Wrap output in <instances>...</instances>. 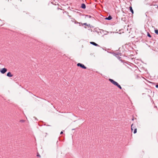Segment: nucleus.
Masks as SVG:
<instances>
[{
  "label": "nucleus",
  "instance_id": "21",
  "mask_svg": "<svg viewBox=\"0 0 158 158\" xmlns=\"http://www.w3.org/2000/svg\"><path fill=\"white\" fill-rule=\"evenodd\" d=\"M148 13V12H147L146 13H145V15H146V17H147V13Z\"/></svg>",
  "mask_w": 158,
  "mask_h": 158
},
{
  "label": "nucleus",
  "instance_id": "3",
  "mask_svg": "<svg viewBox=\"0 0 158 158\" xmlns=\"http://www.w3.org/2000/svg\"><path fill=\"white\" fill-rule=\"evenodd\" d=\"M77 65V66L80 67L83 69H86V67L83 64L80 63H78Z\"/></svg>",
  "mask_w": 158,
  "mask_h": 158
},
{
  "label": "nucleus",
  "instance_id": "2",
  "mask_svg": "<svg viewBox=\"0 0 158 158\" xmlns=\"http://www.w3.org/2000/svg\"><path fill=\"white\" fill-rule=\"evenodd\" d=\"M109 80L113 85L117 86L119 89H122V88L121 86L117 82L114 81L113 79H109Z\"/></svg>",
  "mask_w": 158,
  "mask_h": 158
},
{
  "label": "nucleus",
  "instance_id": "24",
  "mask_svg": "<svg viewBox=\"0 0 158 158\" xmlns=\"http://www.w3.org/2000/svg\"><path fill=\"white\" fill-rule=\"evenodd\" d=\"M77 23H79L80 24V23H78V22H77Z\"/></svg>",
  "mask_w": 158,
  "mask_h": 158
},
{
  "label": "nucleus",
  "instance_id": "22",
  "mask_svg": "<svg viewBox=\"0 0 158 158\" xmlns=\"http://www.w3.org/2000/svg\"><path fill=\"white\" fill-rule=\"evenodd\" d=\"M63 134V132L62 131H61L60 133V134Z\"/></svg>",
  "mask_w": 158,
  "mask_h": 158
},
{
  "label": "nucleus",
  "instance_id": "6",
  "mask_svg": "<svg viewBox=\"0 0 158 158\" xmlns=\"http://www.w3.org/2000/svg\"><path fill=\"white\" fill-rule=\"evenodd\" d=\"M90 43L91 44H92L94 46H98V47H99V46L96 43H95L94 42H90Z\"/></svg>",
  "mask_w": 158,
  "mask_h": 158
},
{
  "label": "nucleus",
  "instance_id": "18",
  "mask_svg": "<svg viewBox=\"0 0 158 158\" xmlns=\"http://www.w3.org/2000/svg\"><path fill=\"white\" fill-rule=\"evenodd\" d=\"M156 87L158 88V84L156 85Z\"/></svg>",
  "mask_w": 158,
  "mask_h": 158
},
{
  "label": "nucleus",
  "instance_id": "5",
  "mask_svg": "<svg viewBox=\"0 0 158 158\" xmlns=\"http://www.w3.org/2000/svg\"><path fill=\"white\" fill-rule=\"evenodd\" d=\"M7 71V69L6 68H3L0 70L1 73L2 74L5 73Z\"/></svg>",
  "mask_w": 158,
  "mask_h": 158
},
{
  "label": "nucleus",
  "instance_id": "10",
  "mask_svg": "<svg viewBox=\"0 0 158 158\" xmlns=\"http://www.w3.org/2000/svg\"><path fill=\"white\" fill-rule=\"evenodd\" d=\"M129 9H130V10L131 11V12L132 13V14H133L134 13V11L132 9V7L130 6Z\"/></svg>",
  "mask_w": 158,
  "mask_h": 158
},
{
  "label": "nucleus",
  "instance_id": "11",
  "mask_svg": "<svg viewBox=\"0 0 158 158\" xmlns=\"http://www.w3.org/2000/svg\"><path fill=\"white\" fill-rule=\"evenodd\" d=\"M155 32L156 34L158 35V30L157 29H155Z\"/></svg>",
  "mask_w": 158,
  "mask_h": 158
},
{
  "label": "nucleus",
  "instance_id": "7",
  "mask_svg": "<svg viewBox=\"0 0 158 158\" xmlns=\"http://www.w3.org/2000/svg\"><path fill=\"white\" fill-rule=\"evenodd\" d=\"M112 18L111 17V16L109 15L108 17H106L105 18V20H110L112 19Z\"/></svg>",
  "mask_w": 158,
  "mask_h": 158
},
{
  "label": "nucleus",
  "instance_id": "8",
  "mask_svg": "<svg viewBox=\"0 0 158 158\" xmlns=\"http://www.w3.org/2000/svg\"><path fill=\"white\" fill-rule=\"evenodd\" d=\"M7 76L9 77H12L13 76V75L11 74V73L10 72H9L7 74Z\"/></svg>",
  "mask_w": 158,
  "mask_h": 158
},
{
  "label": "nucleus",
  "instance_id": "20",
  "mask_svg": "<svg viewBox=\"0 0 158 158\" xmlns=\"http://www.w3.org/2000/svg\"><path fill=\"white\" fill-rule=\"evenodd\" d=\"M37 156H40V154H37Z\"/></svg>",
  "mask_w": 158,
  "mask_h": 158
},
{
  "label": "nucleus",
  "instance_id": "9",
  "mask_svg": "<svg viewBox=\"0 0 158 158\" xmlns=\"http://www.w3.org/2000/svg\"><path fill=\"white\" fill-rule=\"evenodd\" d=\"M81 7L83 9H85L86 8V6L85 4L84 3L82 4Z\"/></svg>",
  "mask_w": 158,
  "mask_h": 158
},
{
  "label": "nucleus",
  "instance_id": "12",
  "mask_svg": "<svg viewBox=\"0 0 158 158\" xmlns=\"http://www.w3.org/2000/svg\"><path fill=\"white\" fill-rule=\"evenodd\" d=\"M147 36H148L150 38H151V35L148 32L147 33Z\"/></svg>",
  "mask_w": 158,
  "mask_h": 158
},
{
  "label": "nucleus",
  "instance_id": "19",
  "mask_svg": "<svg viewBox=\"0 0 158 158\" xmlns=\"http://www.w3.org/2000/svg\"><path fill=\"white\" fill-rule=\"evenodd\" d=\"M20 121V122H24V120H21Z\"/></svg>",
  "mask_w": 158,
  "mask_h": 158
},
{
  "label": "nucleus",
  "instance_id": "17",
  "mask_svg": "<svg viewBox=\"0 0 158 158\" xmlns=\"http://www.w3.org/2000/svg\"><path fill=\"white\" fill-rule=\"evenodd\" d=\"M87 24L86 23H84L82 24V25H85L87 26Z\"/></svg>",
  "mask_w": 158,
  "mask_h": 158
},
{
  "label": "nucleus",
  "instance_id": "1",
  "mask_svg": "<svg viewBox=\"0 0 158 158\" xmlns=\"http://www.w3.org/2000/svg\"><path fill=\"white\" fill-rule=\"evenodd\" d=\"M109 80L113 85L117 86L119 89H122V88L121 86L117 82L114 81L113 79H109Z\"/></svg>",
  "mask_w": 158,
  "mask_h": 158
},
{
  "label": "nucleus",
  "instance_id": "23",
  "mask_svg": "<svg viewBox=\"0 0 158 158\" xmlns=\"http://www.w3.org/2000/svg\"><path fill=\"white\" fill-rule=\"evenodd\" d=\"M57 9L58 10H59V9H60L59 7H57Z\"/></svg>",
  "mask_w": 158,
  "mask_h": 158
},
{
  "label": "nucleus",
  "instance_id": "13",
  "mask_svg": "<svg viewBox=\"0 0 158 158\" xmlns=\"http://www.w3.org/2000/svg\"><path fill=\"white\" fill-rule=\"evenodd\" d=\"M137 132V129L135 128L134 129V133L135 134Z\"/></svg>",
  "mask_w": 158,
  "mask_h": 158
},
{
  "label": "nucleus",
  "instance_id": "14",
  "mask_svg": "<svg viewBox=\"0 0 158 158\" xmlns=\"http://www.w3.org/2000/svg\"><path fill=\"white\" fill-rule=\"evenodd\" d=\"M86 17L89 18H91V16L89 15H86Z\"/></svg>",
  "mask_w": 158,
  "mask_h": 158
},
{
  "label": "nucleus",
  "instance_id": "16",
  "mask_svg": "<svg viewBox=\"0 0 158 158\" xmlns=\"http://www.w3.org/2000/svg\"><path fill=\"white\" fill-rule=\"evenodd\" d=\"M133 126V124H132L131 125V130H133V128H132V127Z\"/></svg>",
  "mask_w": 158,
  "mask_h": 158
},
{
  "label": "nucleus",
  "instance_id": "4",
  "mask_svg": "<svg viewBox=\"0 0 158 158\" xmlns=\"http://www.w3.org/2000/svg\"><path fill=\"white\" fill-rule=\"evenodd\" d=\"M114 55L116 56L118 59H120L121 58L120 57V56H121V55L120 53H114Z\"/></svg>",
  "mask_w": 158,
  "mask_h": 158
},
{
  "label": "nucleus",
  "instance_id": "15",
  "mask_svg": "<svg viewBox=\"0 0 158 158\" xmlns=\"http://www.w3.org/2000/svg\"><path fill=\"white\" fill-rule=\"evenodd\" d=\"M87 26H88V27H91V25H90V24H87Z\"/></svg>",
  "mask_w": 158,
  "mask_h": 158
}]
</instances>
